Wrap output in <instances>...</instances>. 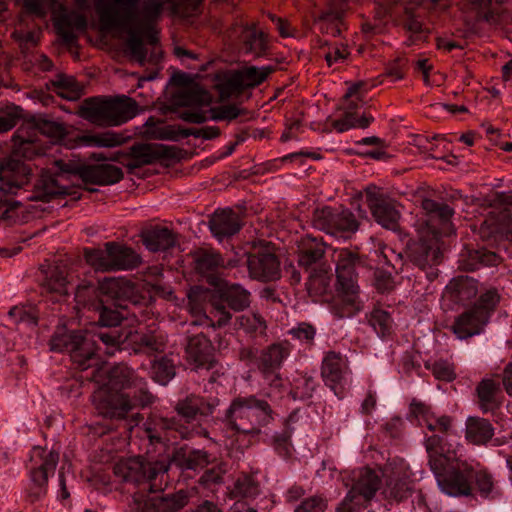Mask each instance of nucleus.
Wrapping results in <instances>:
<instances>
[{"mask_svg": "<svg viewBox=\"0 0 512 512\" xmlns=\"http://www.w3.org/2000/svg\"><path fill=\"white\" fill-rule=\"evenodd\" d=\"M91 380L99 385L91 395L93 407L104 418L124 420L135 407L154 402L146 380L126 365L109 370L98 367L92 372Z\"/></svg>", "mask_w": 512, "mask_h": 512, "instance_id": "f257e3e1", "label": "nucleus"}, {"mask_svg": "<svg viewBox=\"0 0 512 512\" xmlns=\"http://www.w3.org/2000/svg\"><path fill=\"white\" fill-rule=\"evenodd\" d=\"M140 0H111L97 6L101 24L105 28H123L128 34L126 48L128 53L144 65L147 50L144 47L142 35L148 25L157 20L165 3H177L178 0H148L141 9V20H137L136 9Z\"/></svg>", "mask_w": 512, "mask_h": 512, "instance_id": "f03ea898", "label": "nucleus"}, {"mask_svg": "<svg viewBox=\"0 0 512 512\" xmlns=\"http://www.w3.org/2000/svg\"><path fill=\"white\" fill-rule=\"evenodd\" d=\"M428 464L443 492L451 496H460L470 491L468 475L472 465L458 458L455 452L444 451L443 438L432 435L425 440Z\"/></svg>", "mask_w": 512, "mask_h": 512, "instance_id": "7ed1b4c3", "label": "nucleus"}, {"mask_svg": "<svg viewBox=\"0 0 512 512\" xmlns=\"http://www.w3.org/2000/svg\"><path fill=\"white\" fill-rule=\"evenodd\" d=\"M332 258L337 277L332 312L338 318L352 317L362 308L356 270L364 265V258L358 251L347 248L335 249Z\"/></svg>", "mask_w": 512, "mask_h": 512, "instance_id": "20e7f679", "label": "nucleus"}, {"mask_svg": "<svg viewBox=\"0 0 512 512\" xmlns=\"http://www.w3.org/2000/svg\"><path fill=\"white\" fill-rule=\"evenodd\" d=\"M169 464L162 460L148 461L137 456L119 460L113 468L114 474L126 483L139 489L134 495H141L163 490Z\"/></svg>", "mask_w": 512, "mask_h": 512, "instance_id": "39448f33", "label": "nucleus"}, {"mask_svg": "<svg viewBox=\"0 0 512 512\" xmlns=\"http://www.w3.org/2000/svg\"><path fill=\"white\" fill-rule=\"evenodd\" d=\"M269 403L254 395L235 398L226 413L228 426L239 435L257 437L273 421Z\"/></svg>", "mask_w": 512, "mask_h": 512, "instance_id": "423d86ee", "label": "nucleus"}, {"mask_svg": "<svg viewBox=\"0 0 512 512\" xmlns=\"http://www.w3.org/2000/svg\"><path fill=\"white\" fill-rule=\"evenodd\" d=\"M138 113V103L125 95L108 100L86 99L79 111L82 118L99 126H119Z\"/></svg>", "mask_w": 512, "mask_h": 512, "instance_id": "0eeeda50", "label": "nucleus"}, {"mask_svg": "<svg viewBox=\"0 0 512 512\" xmlns=\"http://www.w3.org/2000/svg\"><path fill=\"white\" fill-rule=\"evenodd\" d=\"M84 259L98 272L132 270L142 262L141 256L133 248L116 241L106 242L103 248L85 249Z\"/></svg>", "mask_w": 512, "mask_h": 512, "instance_id": "6e6552de", "label": "nucleus"}, {"mask_svg": "<svg viewBox=\"0 0 512 512\" xmlns=\"http://www.w3.org/2000/svg\"><path fill=\"white\" fill-rule=\"evenodd\" d=\"M28 181L26 167L17 160L9 161L0 167V220L15 223L22 208L19 201L6 196L14 194Z\"/></svg>", "mask_w": 512, "mask_h": 512, "instance_id": "1a4fd4ad", "label": "nucleus"}, {"mask_svg": "<svg viewBox=\"0 0 512 512\" xmlns=\"http://www.w3.org/2000/svg\"><path fill=\"white\" fill-rule=\"evenodd\" d=\"M53 351L69 352L71 360L81 370L98 365L96 341L81 332H59L50 340Z\"/></svg>", "mask_w": 512, "mask_h": 512, "instance_id": "9d476101", "label": "nucleus"}, {"mask_svg": "<svg viewBox=\"0 0 512 512\" xmlns=\"http://www.w3.org/2000/svg\"><path fill=\"white\" fill-rule=\"evenodd\" d=\"M59 461V453L47 448L35 447L30 455V484L28 497L32 502L47 493L48 478L53 475Z\"/></svg>", "mask_w": 512, "mask_h": 512, "instance_id": "9b49d317", "label": "nucleus"}, {"mask_svg": "<svg viewBox=\"0 0 512 512\" xmlns=\"http://www.w3.org/2000/svg\"><path fill=\"white\" fill-rule=\"evenodd\" d=\"M381 478L377 471L364 467L354 476V483L345 498L336 508V512H359L378 491Z\"/></svg>", "mask_w": 512, "mask_h": 512, "instance_id": "f8f14e48", "label": "nucleus"}, {"mask_svg": "<svg viewBox=\"0 0 512 512\" xmlns=\"http://www.w3.org/2000/svg\"><path fill=\"white\" fill-rule=\"evenodd\" d=\"M450 6V0H413L412 2L406 3L403 7L398 6L397 3L394 2L387 5L384 14L393 16L403 11L405 28L413 34H421L425 32V29L420 19L426 12L441 13L446 11Z\"/></svg>", "mask_w": 512, "mask_h": 512, "instance_id": "ddd939ff", "label": "nucleus"}, {"mask_svg": "<svg viewBox=\"0 0 512 512\" xmlns=\"http://www.w3.org/2000/svg\"><path fill=\"white\" fill-rule=\"evenodd\" d=\"M273 71L274 68L271 66L261 68L255 66L244 67L225 74L217 87L222 97H230L234 93L260 85Z\"/></svg>", "mask_w": 512, "mask_h": 512, "instance_id": "4468645a", "label": "nucleus"}, {"mask_svg": "<svg viewBox=\"0 0 512 512\" xmlns=\"http://www.w3.org/2000/svg\"><path fill=\"white\" fill-rule=\"evenodd\" d=\"M290 352L291 346L287 341L273 343L261 350L256 367L263 377L270 381V385L282 386V379L277 371L282 367Z\"/></svg>", "mask_w": 512, "mask_h": 512, "instance_id": "2eb2a0df", "label": "nucleus"}, {"mask_svg": "<svg viewBox=\"0 0 512 512\" xmlns=\"http://www.w3.org/2000/svg\"><path fill=\"white\" fill-rule=\"evenodd\" d=\"M55 164L59 172L56 174L43 172L35 184L31 199L48 202L55 196L70 193L65 182L67 181V174L74 172V169L62 160L56 161Z\"/></svg>", "mask_w": 512, "mask_h": 512, "instance_id": "dca6fc26", "label": "nucleus"}, {"mask_svg": "<svg viewBox=\"0 0 512 512\" xmlns=\"http://www.w3.org/2000/svg\"><path fill=\"white\" fill-rule=\"evenodd\" d=\"M368 207L374 219L384 228L395 229L400 218L395 202L376 187L366 189Z\"/></svg>", "mask_w": 512, "mask_h": 512, "instance_id": "f3484780", "label": "nucleus"}, {"mask_svg": "<svg viewBox=\"0 0 512 512\" xmlns=\"http://www.w3.org/2000/svg\"><path fill=\"white\" fill-rule=\"evenodd\" d=\"M412 473L403 459L389 461L383 471L385 479V492L395 499H402L410 490V477Z\"/></svg>", "mask_w": 512, "mask_h": 512, "instance_id": "a211bd4d", "label": "nucleus"}, {"mask_svg": "<svg viewBox=\"0 0 512 512\" xmlns=\"http://www.w3.org/2000/svg\"><path fill=\"white\" fill-rule=\"evenodd\" d=\"M131 161L126 166L129 170L152 164L161 159H173L178 156L176 147L158 143H140L130 148Z\"/></svg>", "mask_w": 512, "mask_h": 512, "instance_id": "6ab92c4d", "label": "nucleus"}, {"mask_svg": "<svg viewBox=\"0 0 512 512\" xmlns=\"http://www.w3.org/2000/svg\"><path fill=\"white\" fill-rule=\"evenodd\" d=\"M188 494L184 490H179L174 494L165 497L148 498L147 494L133 495L135 509L138 512H177L188 504Z\"/></svg>", "mask_w": 512, "mask_h": 512, "instance_id": "aec40b11", "label": "nucleus"}, {"mask_svg": "<svg viewBox=\"0 0 512 512\" xmlns=\"http://www.w3.org/2000/svg\"><path fill=\"white\" fill-rule=\"evenodd\" d=\"M37 118L23 123L13 136V154L27 159H32L40 152L38 144L39 129L36 125Z\"/></svg>", "mask_w": 512, "mask_h": 512, "instance_id": "412c9836", "label": "nucleus"}, {"mask_svg": "<svg viewBox=\"0 0 512 512\" xmlns=\"http://www.w3.org/2000/svg\"><path fill=\"white\" fill-rule=\"evenodd\" d=\"M250 277L259 281H273L280 277V263L277 257L268 251L250 254L247 258Z\"/></svg>", "mask_w": 512, "mask_h": 512, "instance_id": "4be33fe9", "label": "nucleus"}, {"mask_svg": "<svg viewBox=\"0 0 512 512\" xmlns=\"http://www.w3.org/2000/svg\"><path fill=\"white\" fill-rule=\"evenodd\" d=\"M475 398L482 413H495L503 403L500 382L493 377H484L475 387Z\"/></svg>", "mask_w": 512, "mask_h": 512, "instance_id": "5701e85b", "label": "nucleus"}, {"mask_svg": "<svg viewBox=\"0 0 512 512\" xmlns=\"http://www.w3.org/2000/svg\"><path fill=\"white\" fill-rule=\"evenodd\" d=\"M488 322L486 313L470 307L455 318L451 331L458 339L466 340L481 334Z\"/></svg>", "mask_w": 512, "mask_h": 512, "instance_id": "b1692460", "label": "nucleus"}, {"mask_svg": "<svg viewBox=\"0 0 512 512\" xmlns=\"http://www.w3.org/2000/svg\"><path fill=\"white\" fill-rule=\"evenodd\" d=\"M185 353L187 362L195 369H210L214 363V347L204 334L190 337Z\"/></svg>", "mask_w": 512, "mask_h": 512, "instance_id": "393cba45", "label": "nucleus"}, {"mask_svg": "<svg viewBox=\"0 0 512 512\" xmlns=\"http://www.w3.org/2000/svg\"><path fill=\"white\" fill-rule=\"evenodd\" d=\"M85 183L96 185H112L123 178L121 168L107 163L83 165L74 169Z\"/></svg>", "mask_w": 512, "mask_h": 512, "instance_id": "a878e982", "label": "nucleus"}, {"mask_svg": "<svg viewBox=\"0 0 512 512\" xmlns=\"http://www.w3.org/2000/svg\"><path fill=\"white\" fill-rule=\"evenodd\" d=\"M70 281L68 280V270L64 264L50 266L45 273L42 281V289L51 300L60 302L69 295Z\"/></svg>", "mask_w": 512, "mask_h": 512, "instance_id": "bb28decb", "label": "nucleus"}, {"mask_svg": "<svg viewBox=\"0 0 512 512\" xmlns=\"http://www.w3.org/2000/svg\"><path fill=\"white\" fill-rule=\"evenodd\" d=\"M348 360L341 353L329 351L322 360L321 376L326 385L333 390L340 385L349 374Z\"/></svg>", "mask_w": 512, "mask_h": 512, "instance_id": "cd10ccee", "label": "nucleus"}, {"mask_svg": "<svg viewBox=\"0 0 512 512\" xmlns=\"http://www.w3.org/2000/svg\"><path fill=\"white\" fill-rule=\"evenodd\" d=\"M209 228L213 236L222 241L240 230L239 216L230 208L216 210L209 220Z\"/></svg>", "mask_w": 512, "mask_h": 512, "instance_id": "c85d7f7f", "label": "nucleus"}, {"mask_svg": "<svg viewBox=\"0 0 512 512\" xmlns=\"http://www.w3.org/2000/svg\"><path fill=\"white\" fill-rule=\"evenodd\" d=\"M87 19L83 14L76 11H63L55 20V28L66 44L76 42V32H83L87 28Z\"/></svg>", "mask_w": 512, "mask_h": 512, "instance_id": "c756f323", "label": "nucleus"}, {"mask_svg": "<svg viewBox=\"0 0 512 512\" xmlns=\"http://www.w3.org/2000/svg\"><path fill=\"white\" fill-rule=\"evenodd\" d=\"M216 406V401H210L199 395L190 394L176 403L175 410L179 416L189 423L198 415H211Z\"/></svg>", "mask_w": 512, "mask_h": 512, "instance_id": "7c9ffc66", "label": "nucleus"}, {"mask_svg": "<svg viewBox=\"0 0 512 512\" xmlns=\"http://www.w3.org/2000/svg\"><path fill=\"white\" fill-rule=\"evenodd\" d=\"M479 293L478 281L469 276L453 278L446 286L444 296L451 301L463 304L473 300Z\"/></svg>", "mask_w": 512, "mask_h": 512, "instance_id": "2f4dec72", "label": "nucleus"}, {"mask_svg": "<svg viewBox=\"0 0 512 512\" xmlns=\"http://www.w3.org/2000/svg\"><path fill=\"white\" fill-rule=\"evenodd\" d=\"M140 238L144 246L151 252L166 251L177 243L176 234L172 230L160 226L142 230Z\"/></svg>", "mask_w": 512, "mask_h": 512, "instance_id": "473e14b6", "label": "nucleus"}, {"mask_svg": "<svg viewBox=\"0 0 512 512\" xmlns=\"http://www.w3.org/2000/svg\"><path fill=\"white\" fill-rule=\"evenodd\" d=\"M145 434L151 442H159L162 439L164 431L174 430L180 434L182 438H188L190 431L187 426L182 425L175 417L164 418L153 416L144 424Z\"/></svg>", "mask_w": 512, "mask_h": 512, "instance_id": "72a5a7b5", "label": "nucleus"}, {"mask_svg": "<svg viewBox=\"0 0 512 512\" xmlns=\"http://www.w3.org/2000/svg\"><path fill=\"white\" fill-rule=\"evenodd\" d=\"M441 252L433 241L419 240L409 246V259L421 269L437 265Z\"/></svg>", "mask_w": 512, "mask_h": 512, "instance_id": "f704fd0d", "label": "nucleus"}, {"mask_svg": "<svg viewBox=\"0 0 512 512\" xmlns=\"http://www.w3.org/2000/svg\"><path fill=\"white\" fill-rule=\"evenodd\" d=\"M128 344L131 345L136 352H162L166 346V339L162 334L156 332L129 330Z\"/></svg>", "mask_w": 512, "mask_h": 512, "instance_id": "c9c22d12", "label": "nucleus"}, {"mask_svg": "<svg viewBox=\"0 0 512 512\" xmlns=\"http://www.w3.org/2000/svg\"><path fill=\"white\" fill-rule=\"evenodd\" d=\"M494 435V427L485 418L470 416L465 423V438L474 445H486Z\"/></svg>", "mask_w": 512, "mask_h": 512, "instance_id": "e433bc0d", "label": "nucleus"}, {"mask_svg": "<svg viewBox=\"0 0 512 512\" xmlns=\"http://www.w3.org/2000/svg\"><path fill=\"white\" fill-rule=\"evenodd\" d=\"M126 138L114 131H105L94 134H82L75 138L76 146L113 148L122 145Z\"/></svg>", "mask_w": 512, "mask_h": 512, "instance_id": "4c0bfd02", "label": "nucleus"}, {"mask_svg": "<svg viewBox=\"0 0 512 512\" xmlns=\"http://www.w3.org/2000/svg\"><path fill=\"white\" fill-rule=\"evenodd\" d=\"M196 269L202 274L214 272L219 267H235L237 261H224L222 256L212 249H201L194 255Z\"/></svg>", "mask_w": 512, "mask_h": 512, "instance_id": "58836bf2", "label": "nucleus"}, {"mask_svg": "<svg viewBox=\"0 0 512 512\" xmlns=\"http://www.w3.org/2000/svg\"><path fill=\"white\" fill-rule=\"evenodd\" d=\"M227 303L228 307L235 311H243L250 305V292L239 284L227 285L217 292Z\"/></svg>", "mask_w": 512, "mask_h": 512, "instance_id": "ea45409f", "label": "nucleus"}, {"mask_svg": "<svg viewBox=\"0 0 512 512\" xmlns=\"http://www.w3.org/2000/svg\"><path fill=\"white\" fill-rule=\"evenodd\" d=\"M209 304L210 310L207 324L214 328H221L229 324L232 319L230 308L218 293L211 295Z\"/></svg>", "mask_w": 512, "mask_h": 512, "instance_id": "a19ab883", "label": "nucleus"}, {"mask_svg": "<svg viewBox=\"0 0 512 512\" xmlns=\"http://www.w3.org/2000/svg\"><path fill=\"white\" fill-rule=\"evenodd\" d=\"M484 227L489 229L491 233L503 234L512 240V214L508 209H503L498 214L491 212L481 229L483 230Z\"/></svg>", "mask_w": 512, "mask_h": 512, "instance_id": "79ce46f5", "label": "nucleus"}, {"mask_svg": "<svg viewBox=\"0 0 512 512\" xmlns=\"http://www.w3.org/2000/svg\"><path fill=\"white\" fill-rule=\"evenodd\" d=\"M93 337H97L106 346V354L113 355L121 349V345L128 344L129 330L112 328L94 333Z\"/></svg>", "mask_w": 512, "mask_h": 512, "instance_id": "37998d69", "label": "nucleus"}, {"mask_svg": "<svg viewBox=\"0 0 512 512\" xmlns=\"http://www.w3.org/2000/svg\"><path fill=\"white\" fill-rule=\"evenodd\" d=\"M211 102L210 94L199 86L184 89L178 95V104L185 107L200 108Z\"/></svg>", "mask_w": 512, "mask_h": 512, "instance_id": "c03bdc74", "label": "nucleus"}, {"mask_svg": "<svg viewBox=\"0 0 512 512\" xmlns=\"http://www.w3.org/2000/svg\"><path fill=\"white\" fill-rule=\"evenodd\" d=\"M243 49L246 53H251L256 57L262 56L267 50L268 44L263 32L255 28H247L243 35Z\"/></svg>", "mask_w": 512, "mask_h": 512, "instance_id": "a18cd8bd", "label": "nucleus"}, {"mask_svg": "<svg viewBox=\"0 0 512 512\" xmlns=\"http://www.w3.org/2000/svg\"><path fill=\"white\" fill-rule=\"evenodd\" d=\"M474 479L477 490L483 497H494L497 494L495 489L494 480L492 475L485 469L475 470L472 466V471L468 475L470 491L466 495H470L472 491L471 480Z\"/></svg>", "mask_w": 512, "mask_h": 512, "instance_id": "49530a36", "label": "nucleus"}, {"mask_svg": "<svg viewBox=\"0 0 512 512\" xmlns=\"http://www.w3.org/2000/svg\"><path fill=\"white\" fill-rule=\"evenodd\" d=\"M325 253L324 244L315 238H308L303 242L300 254L299 265L305 268L319 261Z\"/></svg>", "mask_w": 512, "mask_h": 512, "instance_id": "de8ad7c7", "label": "nucleus"}, {"mask_svg": "<svg viewBox=\"0 0 512 512\" xmlns=\"http://www.w3.org/2000/svg\"><path fill=\"white\" fill-rule=\"evenodd\" d=\"M374 118L371 115L363 114L357 117L356 111L344 110L343 118L334 120L332 127L338 132H344L351 128H367Z\"/></svg>", "mask_w": 512, "mask_h": 512, "instance_id": "09e8293b", "label": "nucleus"}, {"mask_svg": "<svg viewBox=\"0 0 512 512\" xmlns=\"http://www.w3.org/2000/svg\"><path fill=\"white\" fill-rule=\"evenodd\" d=\"M236 325L253 337L263 336L267 329L265 320L258 313H246L237 317Z\"/></svg>", "mask_w": 512, "mask_h": 512, "instance_id": "8fccbe9b", "label": "nucleus"}, {"mask_svg": "<svg viewBox=\"0 0 512 512\" xmlns=\"http://www.w3.org/2000/svg\"><path fill=\"white\" fill-rule=\"evenodd\" d=\"M359 228V222L355 218L354 214L347 210H338L337 217L335 219V233L333 236L348 238L354 234Z\"/></svg>", "mask_w": 512, "mask_h": 512, "instance_id": "3c124183", "label": "nucleus"}, {"mask_svg": "<svg viewBox=\"0 0 512 512\" xmlns=\"http://www.w3.org/2000/svg\"><path fill=\"white\" fill-rule=\"evenodd\" d=\"M338 209L325 206L315 209L312 216V224L315 228L332 235L335 233V219Z\"/></svg>", "mask_w": 512, "mask_h": 512, "instance_id": "603ef678", "label": "nucleus"}, {"mask_svg": "<svg viewBox=\"0 0 512 512\" xmlns=\"http://www.w3.org/2000/svg\"><path fill=\"white\" fill-rule=\"evenodd\" d=\"M500 298L498 290L494 287H489L480 293L472 308L477 309L478 313H486L487 320L489 321L500 302Z\"/></svg>", "mask_w": 512, "mask_h": 512, "instance_id": "864d4df0", "label": "nucleus"}, {"mask_svg": "<svg viewBox=\"0 0 512 512\" xmlns=\"http://www.w3.org/2000/svg\"><path fill=\"white\" fill-rule=\"evenodd\" d=\"M368 321L376 333L382 338L389 336L393 331V319L386 310L375 308L370 313Z\"/></svg>", "mask_w": 512, "mask_h": 512, "instance_id": "5fc2aeb1", "label": "nucleus"}, {"mask_svg": "<svg viewBox=\"0 0 512 512\" xmlns=\"http://www.w3.org/2000/svg\"><path fill=\"white\" fill-rule=\"evenodd\" d=\"M316 381L312 376L300 375L293 381L291 395L294 399L305 400L312 397Z\"/></svg>", "mask_w": 512, "mask_h": 512, "instance_id": "6e6d98bb", "label": "nucleus"}, {"mask_svg": "<svg viewBox=\"0 0 512 512\" xmlns=\"http://www.w3.org/2000/svg\"><path fill=\"white\" fill-rule=\"evenodd\" d=\"M175 376V366L170 359L165 357L154 361L152 365V377L161 385H166Z\"/></svg>", "mask_w": 512, "mask_h": 512, "instance_id": "4d7b16f0", "label": "nucleus"}, {"mask_svg": "<svg viewBox=\"0 0 512 512\" xmlns=\"http://www.w3.org/2000/svg\"><path fill=\"white\" fill-rule=\"evenodd\" d=\"M258 492V483L254 478L249 475H242L235 481L231 495L232 497H253Z\"/></svg>", "mask_w": 512, "mask_h": 512, "instance_id": "13d9d810", "label": "nucleus"}, {"mask_svg": "<svg viewBox=\"0 0 512 512\" xmlns=\"http://www.w3.org/2000/svg\"><path fill=\"white\" fill-rule=\"evenodd\" d=\"M201 294L197 292H191L188 296L187 308L191 315L195 318L192 320L193 325H204L208 323V314L201 302Z\"/></svg>", "mask_w": 512, "mask_h": 512, "instance_id": "bf43d9fd", "label": "nucleus"}, {"mask_svg": "<svg viewBox=\"0 0 512 512\" xmlns=\"http://www.w3.org/2000/svg\"><path fill=\"white\" fill-rule=\"evenodd\" d=\"M36 125L41 135H45L53 141L61 140L66 135L65 126L59 122L37 118Z\"/></svg>", "mask_w": 512, "mask_h": 512, "instance_id": "052dcab7", "label": "nucleus"}, {"mask_svg": "<svg viewBox=\"0 0 512 512\" xmlns=\"http://www.w3.org/2000/svg\"><path fill=\"white\" fill-rule=\"evenodd\" d=\"M129 286V282L124 278L106 277L99 281V290L110 297H120L125 288Z\"/></svg>", "mask_w": 512, "mask_h": 512, "instance_id": "680f3d73", "label": "nucleus"}, {"mask_svg": "<svg viewBox=\"0 0 512 512\" xmlns=\"http://www.w3.org/2000/svg\"><path fill=\"white\" fill-rule=\"evenodd\" d=\"M53 84L58 89V94L62 97L69 100H74L79 97V86L72 77L59 75Z\"/></svg>", "mask_w": 512, "mask_h": 512, "instance_id": "e2e57ef3", "label": "nucleus"}, {"mask_svg": "<svg viewBox=\"0 0 512 512\" xmlns=\"http://www.w3.org/2000/svg\"><path fill=\"white\" fill-rule=\"evenodd\" d=\"M422 208L428 214L438 217L442 222L449 221L454 213L449 205L428 198L422 201Z\"/></svg>", "mask_w": 512, "mask_h": 512, "instance_id": "0e129e2a", "label": "nucleus"}, {"mask_svg": "<svg viewBox=\"0 0 512 512\" xmlns=\"http://www.w3.org/2000/svg\"><path fill=\"white\" fill-rule=\"evenodd\" d=\"M209 455L203 450H193L183 457L182 468L197 470L209 464Z\"/></svg>", "mask_w": 512, "mask_h": 512, "instance_id": "69168bd1", "label": "nucleus"}, {"mask_svg": "<svg viewBox=\"0 0 512 512\" xmlns=\"http://www.w3.org/2000/svg\"><path fill=\"white\" fill-rule=\"evenodd\" d=\"M244 110L236 104L221 105L211 109V119L232 121L242 115Z\"/></svg>", "mask_w": 512, "mask_h": 512, "instance_id": "338daca9", "label": "nucleus"}, {"mask_svg": "<svg viewBox=\"0 0 512 512\" xmlns=\"http://www.w3.org/2000/svg\"><path fill=\"white\" fill-rule=\"evenodd\" d=\"M327 500L322 495H313L305 498L295 508L294 512H325Z\"/></svg>", "mask_w": 512, "mask_h": 512, "instance_id": "774afa93", "label": "nucleus"}]
</instances>
